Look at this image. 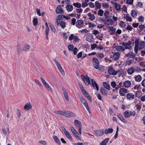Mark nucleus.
Masks as SVG:
<instances>
[{"instance_id":"nucleus-44","label":"nucleus","mask_w":145,"mask_h":145,"mask_svg":"<svg viewBox=\"0 0 145 145\" xmlns=\"http://www.w3.org/2000/svg\"><path fill=\"white\" fill-rule=\"evenodd\" d=\"M95 7L98 9H100L101 7V4L98 1H96L95 2Z\"/></svg>"},{"instance_id":"nucleus-43","label":"nucleus","mask_w":145,"mask_h":145,"mask_svg":"<svg viewBox=\"0 0 145 145\" xmlns=\"http://www.w3.org/2000/svg\"><path fill=\"white\" fill-rule=\"evenodd\" d=\"M30 48V46L29 45L26 44L23 46V50L24 51H27L29 50Z\"/></svg>"},{"instance_id":"nucleus-21","label":"nucleus","mask_w":145,"mask_h":145,"mask_svg":"<svg viewBox=\"0 0 145 145\" xmlns=\"http://www.w3.org/2000/svg\"><path fill=\"white\" fill-rule=\"evenodd\" d=\"M74 124L76 128H82V124L80 121L75 120L74 121Z\"/></svg>"},{"instance_id":"nucleus-26","label":"nucleus","mask_w":145,"mask_h":145,"mask_svg":"<svg viewBox=\"0 0 145 145\" xmlns=\"http://www.w3.org/2000/svg\"><path fill=\"white\" fill-rule=\"evenodd\" d=\"M131 84V82L129 80H127L124 82L123 85L126 88L129 87Z\"/></svg>"},{"instance_id":"nucleus-3","label":"nucleus","mask_w":145,"mask_h":145,"mask_svg":"<svg viewBox=\"0 0 145 145\" xmlns=\"http://www.w3.org/2000/svg\"><path fill=\"white\" fill-rule=\"evenodd\" d=\"M41 81L45 87L49 92L52 93L53 92V89L47 83L45 80L42 77L40 78Z\"/></svg>"},{"instance_id":"nucleus-39","label":"nucleus","mask_w":145,"mask_h":145,"mask_svg":"<svg viewBox=\"0 0 145 145\" xmlns=\"http://www.w3.org/2000/svg\"><path fill=\"white\" fill-rule=\"evenodd\" d=\"M109 138H106L103 140L101 143L100 145H106L109 140Z\"/></svg>"},{"instance_id":"nucleus-9","label":"nucleus","mask_w":145,"mask_h":145,"mask_svg":"<svg viewBox=\"0 0 145 145\" xmlns=\"http://www.w3.org/2000/svg\"><path fill=\"white\" fill-rule=\"evenodd\" d=\"M62 129L64 131L67 137L69 139L72 140V137L68 131L64 127H62Z\"/></svg>"},{"instance_id":"nucleus-24","label":"nucleus","mask_w":145,"mask_h":145,"mask_svg":"<svg viewBox=\"0 0 145 145\" xmlns=\"http://www.w3.org/2000/svg\"><path fill=\"white\" fill-rule=\"evenodd\" d=\"M115 48L118 51H124L125 50V48L123 46H116Z\"/></svg>"},{"instance_id":"nucleus-2","label":"nucleus","mask_w":145,"mask_h":145,"mask_svg":"<svg viewBox=\"0 0 145 145\" xmlns=\"http://www.w3.org/2000/svg\"><path fill=\"white\" fill-rule=\"evenodd\" d=\"M62 115L67 117H73L75 116V115L74 113L68 110H62Z\"/></svg>"},{"instance_id":"nucleus-13","label":"nucleus","mask_w":145,"mask_h":145,"mask_svg":"<svg viewBox=\"0 0 145 145\" xmlns=\"http://www.w3.org/2000/svg\"><path fill=\"white\" fill-rule=\"evenodd\" d=\"M95 132V135L97 136H101L104 134L103 129L96 130Z\"/></svg>"},{"instance_id":"nucleus-33","label":"nucleus","mask_w":145,"mask_h":145,"mask_svg":"<svg viewBox=\"0 0 145 145\" xmlns=\"http://www.w3.org/2000/svg\"><path fill=\"white\" fill-rule=\"evenodd\" d=\"M123 115L125 118H129L130 117V111L128 110H126L124 112Z\"/></svg>"},{"instance_id":"nucleus-19","label":"nucleus","mask_w":145,"mask_h":145,"mask_svg":"<svg viewBox=\"0 0 145 145\" xmlns=\"http://www.w3.org/2000/svg\"><path fill=\"white\" fill-rule=\"evenodd\" d=\"M56 12L58 14H61L64 12L63 10L60 5H59L57 7Z\"/></svg>"},{"instance_id":"nucleus-18","label":"nucleus","mask_w":145,"mask_h":145,"mask_svg":"<svg viewBox=\"0 0 145 145\" xmlns=\"http://www.w3.org/2000/svg\"><path fill=\"white\" fill-rule=\"evenodd\" d=\"M109 30L108 32L110 35H112L115 33L116 32V29L113 26H109L108 27Z\"/></svg>"},{"instance_id":"nucleus-45","label":"nucleus","mask_w":145,"mask_h":145,"mask_svg":"<svg viewBox=\"0 0 145 145\" xmlns=\"http://www.w3.org/2000/svg\"><path fill=\"white\" fill-rule=\"evenodd\" d=\"M63 93L65 99L67 101H68L69 100V98L67 92L65 90L64 91Z\"/></svg>"},{"instance_id":"nucleus-12","label":"nucleus","mask_w":145,"mask_h":145,"mask_svg":"<svg viewBox=\"0 0 145 145\" xmlns=\"http://www.w3.org/2000/svg\"><path fill=\"white\" fill-rule=\"evenodd\" d=\"M76 26L79 28L83 27L84 25V23L82 20H79L76 22Z\"/></svg>"},{"instance_id":"nucleus-58","label":"nucleus","mask_w":145,"mask_h":145,"mask_svg":"<svg viewBox=\"0 0 145 145\" xmlns=\"http://www.w3.org/2000/svg\"><path fill=\"white\" fill-rule=\"evenodd\" d=\"M111 85L113 88H116V83L114 81H112L111 82Z\"/></svg>"},{"instance_id":"nucleus-1","label":"nucleus","mask_w":145,"mask_h":145,"mask_svg":"<svg viewBox=\"0 0 145 145\" xmlns=\"http://www.w3.org/2000/svg\"><path fill=\"white\" fill-rule=\"evenodd\" d=\"M135 46L134 50L135 52L137 54L138 49L141 50L145 47V42L140 41L139 42L138 39L135 40Z\"/></svg>"},{"instance_id":"nucleus-34","label":"nucleus","mask_w":145,"mask_h":145,"mask_svg":"<svg viewBox=\"0 0 145 145\" xmlns=\"http://www.w3.org/2000/svg\"><path fill=\"white\" fill-rule=\"evenodd\" d=\"M66 8L68 11L71 12L72 10L73 7L71 5L67 4L66 6Z\"/></svg>"},{"instance_id":"nucleus-29","label":"nucleus","mask_w":145,"mask_h":145,"mask_svg":"<svg viewBox=\"0 0 145 145\" xmlns=\"http://www.w3.org/2000/svg\"><path fill=\"white\" fill-rule=\"evenodd\" d=\"M88 16L89 17V19L93 21L95 19V17L93 14L89 13L88 14Z\"/></svg>"},{"instance_id":"nucleus-7","label":"nucleus","mask_w":145,"mask_h":145,"mask_svg":"<svg viewBox=\"0 0 145 145\" xmlns=\"http://www.w3.org/2000/svg\"><path fill=\"white\" fill-rule=\"evenodd\" d=\"M81 77L87 85H89L91 84L90 81L89 77L87 76L86 77L83 75H81Z\"/></svg>"},{"instance_id":"nucleus-23","label":"nucleus","mask_w":145,"mask_h":145,"mask_svg":"<svg viewBox=\"0 0 145 145\" xmlns=\"http://www.w3.org/2000/svg\"><path fill=\"white\" fill-rule=\"evenodd\" d=\"M63 20L62 16L59 15L56 18V22L57 25L59 26V23L62 21Z\"/></svg>"},{"instance_id":"nucleus-5","label":"nucleus","mask_w":145,"mask_h":145,"mask_svg":"<svg viewBox=\"0 0 145 145\" xmlns=\"http://www.w3.org/2000/svg\"><path fill=\"white\" fill-rule=\"evenodd\" d=\"M92 62L93 67L96 69L99 68V63L98 59L96 57L92 58Z\"/></svg>"},{"instance_id":"nucleus-51","label":"nucleus","mask_w":145,"mask_h":145,"mask_svg":"<svg viewBox=\"0 0 145 145\" xmlns=\"http://www.w3.org/2000/svg\"><path fill=\"white\" fill-rule=\"evenodd\" d=\"M104 13V11L101 9H99L98 12V15L100 16H102Z\"/></svg>"},{"instance_id":"nucleus-28","label":"nucleus","mask_w":145,"mask_h":145,"mask_svg":"<svg viewBox=\"0 0 145 145\" xmlns=\"http://www.w3.org/2000/svg\"><path fill=\"white\" fill-rule=\"evenodd\" d=\"M100 92L103 95H106L108 93V91L105 88L103 87L101 88L100 89Z\"/></svg>"},{"instance_id":"nucleus-59","label":"nucleus","mask_w":145,"mask_h":145,"mask_svg":"<svg viewBox=\"0 0 145 145\" xmlns=\"http://www.w3.org/2000/svg\"><path fill=\"white\" fill-rule=\"evenodd\" d=\"M74 46L72 45H70L68 46V48L70 51H72L73 49Z\"/></svg>"},{"instance_id":"nucleus-62","label":"nucleus","mask_w":145,"mask_h":145,"mask_svg":"<svg viewBox=\"0 0 145 145\" xmlns=\"http://www.w3.org/2000/svg\"><path fill=\"white\" fill-rule=\"evenodd\" d=\"M35 82L36 83V84L38 85V86H42L41 84L40 83V82L37 80V79H35Z\"/></svg>"},{"instance_id":"nucleus-15","label":"nucleus","mask_w":145,"mask_h":145,"mask_svg":"<svg viewBox=\"0 0 145 145\" xmlns=\"http://www.w3.org/2000/svg\"><path fill=\"white\" fill-rule=\"evenodd\" d=\"M91 81L92 83V86L95 89H95L97 91H98L99 90V87L97 83H96L95 81H94L93 79H91Z\"/></svg>"},{"instance_id":"nucleus-49","label":"nucleus","mask_w":145,"mask_h":145,"mask_svg":"<svg viewBox=\"0 0 145 145\" xmlns=\"http://www.w3.org/2000/svg\"><path fill=\"white\" fill-rule=\"evenodd\" d=\"M73 5L76 7L78 8H80L81 6V4L78 3H74Z\"/></svg>"},{"instance_id":"nucleus-53","label":"nucleus","mask_w":145,"mask_h":145,"mask_svg":"<svg viewBox=\"0 0 145 145\" xmlns=\"http://www.w3.org/2000/svg\"><path fill=\"white\" fill-rule=\"evenodd\" d=\"M144 18L142 16H140L138 18V21L139 22H143L144 21Z\"/></svg>"},{"instance_id":"nucleus-16","label":"nucleus","mask_w":145,"mask_h":145,"mask_svg":"<svg viewBox=\"0 0 145 145\" xmlns=\"http://www.w3.org/2000/svg\"><path fill=\"white\" fill-rule=\"evenodd\" d=\"M45 34H46V39L47 40L48 39V35L49 32L50 30L49 29V28L48 26V24L47 22H46L45 23Z\"/></svg>"},{"instance_id":"nucleus-4","label":"nucleus","mask_w":145,"mask_h":145,"mask_svg":"<svg viewBox=\"0 0 145 145\" xmlns=\"http://www.w3.org/2000/svg\"><path fill=\"white\" fill-rule=\"evenodd\" d=\"M78 97L81 102L84 105L89 113L90 114L91 113V111L87 102L80 95H79Z\"/></svg>"},{"instance_id":"nucleus-14","label":"nucleus","mask_w":145,"mask_h":145,"mask_svg":"<svg viewBox=\"0 0 145 145\" xmlns=\"http://www.w3.org/2000/svg\"><path fill=\"white\" fill-rule=\"evenodd\" d=\"M32 108V106L31 103L29 102L27 103L24 106V109L25 110H28L31 109Z\"/></svg>"},{"instance_id":"nucleus-47","label":"nucleus","mask_w":145,"mask_h":145,"mask_svg":"<svg viewBox=\"0 0 145 145\" xmlns=\"http://www.w3.org/2000/svg\"><path fill=\"white\" fill-rule=\"evenodd\" d=\"M142 104L140 103H139L135 105V107L138 110H140L141 108Z\"/></svg>"},{"instance_id":"nucleus-48","label":"nucleus","mask_w":145,"mask_h":145,"mask_svg":"<svg viewBox=\"0 0 145 145\" xmlns=\"http://www.w3.org/2000/svg\"><path fill=\"white\" fill-rule=\"evenodd\" d=\"M17 115L19 118H20L21 116V110H19L18 109L17 110Z\"/></svg>"},{"instance_id":"nucleus-32","label":"nucleus","mask_w":145,"mask_h":145,"mask_svg":"<svg viewBox=\"0 0 145 145\" xmlns=\"http://www.w3.org/2000/svg\"><path fill=\"white\" fill-rule=\"evenodd\" d=\"M114 6L117 10L119 11L121 10V6L119 4H118L117 3L115 2Z\"/></svg>"},{"instance_id":"nucleus-63","label":"nucleus","mask_w":145,"mask_h":145,"mask_svg":"<svg viewBox=\"0 0 145 145\" xmlns=\"http://www.w3.org/2000/svg\"><path fill=\"white\" fill-rule=\"evenodd\" d=\"M39 143L42 145H46V142L44 140H40L39 141Z\"/></svg>"},{"instance_id":"nucleus-35","label":"nucleus","mask_w":145,"mask_h":145,"mask_svg":"<svg viewBox=\"0 0 145 145\" xmlns=\"http://www.w3.org/2000/svg\"><path fill=\"white\" fill-rule=\"evenodd\" d=\"M131 15L132 17H136L137 16V12L135 10H133L131 11Z\"/></svg>"},{"instance_id":"nucleus-22","label":"nucleus","mask_w":145,"mask_h":145,"mask_svg":"<svg viewBox=\"0 0 145 145\" xmlns=\"http://www.w3.org/2000/svg\"><path fill=\"white\" fill-rule=\"evenodd\" d=\"M86 39L88 41L91 42L93 40V36L92 35L89 34L86 36Z\"/></svg>"},{"instance_id":"nucleus-27","label":"nucleus","mask_w":145,"mask_h":145,"mask_svg":"<svg viewBox=\"0 0 145 145\" xmlns=\"http://www.w3.org/2000/svg\"><path fill=\"white\" fill-rule=\"evenodd\" d=\"M125 56L129 58H132L133 59H134L135 55L133 52H131L126 54Z\"/></svg>"},{"instance_id":"nucleus-50","label":"nucleus","mask_w":145,"mask_h":145,"mask_svg":"<svg viewBox=\"0 0 145 145\" xmlns=\"http://www.w3.org/2000/svg\"><path fill=\"white\" fill-rule=\"evenodd\" d=\"M33 24L34 26H36L38 24V20L36 18H35L33 19Z\"/></svg>"},{"instance_id":"nucleus-61","label":"nucleus","mask_w":145,"mask_h":145,"mask_svg":"<svg viewBox=\"0 0 145 145\" xmlns=\"http://www.w3.org/2000/svg\"><path fill=\"white\" fill-rule=\"evenodd\" d=\"M62 111H58V110H55L54 111V113L57 114H59L62 115Z\"/></svg>"},{"instance_id":"nucleus-31","label":"nucleus","mask_w":145,"mask_h":145,"mask_svg":"<svg viewBox=\"0 0 145 145\" xmlns=\"http://www.w3.org/2000/svg\"><path fill=\"white\" fill-rule=\"evenodd\" d=\"M135 79L136 82H139L141 80L142 77L140 75H138L135 77Z\"/></svg>"},{"instance_id":"nucleus-11","label":"nucleus","mask_w":145,"mask_h":145,"mask_svg":"<svg viewBox=\"0 0 145 145\" xmlns=\"http://www.w3.org/2000/svg\"><path fill=\"white\" fill-rule=\"evenodd\" d=\"M126 98L129 100L132 101L134 99L135 95L132 93H129L126 95Z\"/></svg>"},{"instance_id":"nucleus-40","label":"nucleus","mask_w":145,"mask_h":145,"mask_svg":"<svg viewBox=\"0 0 145 145\" xmlns=\"http://www.w3.org/2000/svg\"><path fill=\"white\" fill-rule=\"evenodd\" d=\"M113 130L112 128L106 129L105 130V133L108 134L110 133H112L113 132Z\"/></svg>"},{"instance_id":"nucleus-17","label":"nucleus","mask_w":145,"mask_h":145,"mask_svg":"<svg viewBox=\"0 0 145 145\" xmlns=\"http://www.w3.org/2000/svg\"><path fill=\"white\" fill-rule=\"evenodd\" d=\"M120 56V54L118 52H115L112 56L113 59L115 61H118Z\"/></svg>"},{"instance_id":"nucleus-8","label":"nucleus","mask_w":145,"mask_h":145,"mask_svg":"<svg viewBox=\"0 0 145 145\" xmlns=\"http://www.w3.org/2000/svg\"><path fill=\"white\" fill-rule=\"evenodd\" d=\"M70 129L73 134L76 138L80 140H81V138L78 135L77 132L72 127H70Z\"/></svg>"},{"instance_id":"nucleus-60","label":"nucleus","mask_w":145,"mask_h":145,"mask_svg":"<svg viewBox=\"0 0 145 145\" xmlns=\"http://www.w3.org/2000/svg\"><path fill=\"white\" fill-rule=\"evenodd\" d=\"M92 32V33L95 35H96L99 33V32L98 30H93Z\"/></svg>"},{"instance_id":"nucleus-46","label":"nucleus","mask_w":145,"mask_h":145,"mask_svg":"<svg viewBox=\"0 0 145 145\" xmlns=\"http://www.w3.org/2000/svg\"><path fill=\"white\" fill-rule=\"evenodd\" d=\"M59 26H61L63 29H64L66 27V25L65 22L63 21H61V22L59 23Z\"/></svg>"},{"instance_id":"nucleus-56","label":"nucleus","mask_w":145,"mask_h":145,"mask_svg":"<svg viewBox=\"0 0 145 145\" xmlns=\"http://www.w3.org/2000/svg\"><path fill=\"white\" fill-rule=\"evenodd\" d=\"M105 61L106 63H111L112 62V60L109 58H108L107 57H105Z\"/></svg>"},{"instance_id":"nucleus-57","label":"nucleus","mask_w":145,"mask_h":145,"mask_svg":"<svg viewBox=\"0 0 145 145\" xmlns=\"http://www.w3.org/2000/svg\"><path fill=\"white\" fill-rule=\"evenodd\" d=\"M130 116H132L133 117H134L136 115V113L135 111H130Z\"/></svg>"},{"instance_id":"nucleus-30","label":"nucleus","mask_w":145,"mask_h":145,"mask_svg":"<svg viewBox=\"0 0 145 145\" xmlns=\"http://www.w3.org/2000/svg\"><path fill=\"white\" fill-rule=\"evenodd\" d=\"M122 46H124V48L125 49H128L129 50L131 49L132 48L131 46H129L127 43H125L124 42H123L122 43Z\"/></svg>"},{"instance_id":"nucleus-6","label":"nucleus","mask_w":145,"mask_h":145,"mask_svg":"<svg viewBox=\"0 0 145 145\" xmlns=\"http://www.w3.org/2000/svg\"><path fill=\"white\" fill-rule=\"evenodd\" d=\"M108 72L109 74L113 75L117 74L118 72V71L114 70L113 68L111 66H110L108 68Z\"/></svg>"},{"instance_id":"nucleus-20","label":"nucleus","mask_w":145,"mask_h":145,"mask_svg":"<svg viewBox=\"0 0 145 145\" xmlns=\"http://www.w3.org/2000/svg\"><path fill=\"white\" fill-rule=\"evenodd\" d=\"M135 71V69L134 67H131L127 69V72L129 74L131 75Z\"/></svg>"},{"instance_id":"nucleus-55","label":"nucleus","mask_w":145,"mask_h":145,"mask_svg":"<svg viewBox=\"0 0 145 145\" xmlns=\"http://www.w3.org/2000/svg\"><path fill=\"white\" fill-rule=\"evenodd\" d=\"M102 7L105 8H107L109 7V5L107 3H102Z\"/></svg>"},{"instance_id":"nucleus-37","label":"nucleus","mask_w":145,"mask_h":145,"mask_svg":"<svg viewBox=\"0 0 145 145\" xmlns=\"http://www.w3.org/2000/svg\"><path fill=\"white\" fill-rule=\"evenodd\" d=\"M134 62V60L133 59H130L127 61L125 62V65H130L132 63Z\"/></svg>"},{"instance_id":"nucleus-25","label":"nucleus","mask_w":145,"mask_h":145,"mask_svg":"<svg viewBox=\"0 0 145 145\" xmlns=\"http://www.w3.org/2000/svg\"><path fill=\"white\" fill-rule=\"evenodd\" d=\"M117 116L118 118L121 121L125 123H127V121L123 117L122 114H118Z\"/></svg>"},{"instance_id":"nucleus-36","label":"nucleus","mask_w":145,"mask_h":145,"mask_svg":"<svg viewBox=\"0 0 145 145\" xmlns=\"http://www.w3.org/2000/svg\"><path fill=\"white\" fill-rule=\"evenodd\" d=\"M103 84L105 88L109 90L110 89V86L106 82H103Z\"/></svg>"},{"instance_id":"nucleus-38","label":"nucleus","mask_w":145,"mask_h":145,"mask_svg":"<svg viewBox=\"0 0 145 145\" xmlns=\"http://www.w3.org/2000/svg\"><path fill=\"white\" fill-rule=\"evenodd\" d=\"M53 137L55 142L57 143L60 145L61 144L58 138L55 135L53 136Z\"/></svg>"},{"instance_id":"nucleus-54","label":"nucleus","mask_w":145,"mask_h":145,"mask_svg":"<svg viewBox=\"0 0 145 145\" xmlns=\"http://www.w3.org/2000/svg\"><path fill=\"white\" fill-rule=\"evenodd\" d=\"M119 25L120 26L122 27H125L126 25L125 22H124L123 21H121L120 22Z\"/></svg>"},{"instance_id":"nucleus-10","label":"nucleus","mask_w":145,"mask_h":145,"mask_svg":"<svg viewBox=\"0 0 145 145\" xmlns=\"http://www.w3.org/2000/svg\"><path fill=\"white\" fill-rule=\"evenodd\" d=\"M127 89L124 88H121L120 89L119 93L121 96H124L127 93Z\"/></svg>"},{"instance_id":"nucleus-42","label":"nucleus","mask_w":145,"mask_h":145,"mask_svg":"<svg viewBox=\"0 0 145 145\" xmlns=\"http://www.w3.org/2000/svg\"><path fill=\"white\" fill-rule=\"evenodd\" d=\"M142 94V93L141 91H138L135 93V96L138 98H140L141 97Z\"/></svg>"},{"instance_id":"nucleus-64","label":"nucleus","mask_w":145,"mask_h":145,"mask_svg":"<svg viewBox=\"0 0 145 145\" xmlns=\"http://www.w3.org/2000/svg\"><path fill=\"white\" fill-rule=\"evenodd\" d=\"M97 57L100 58H102L104 57V55L103 53H99L98 54Z\"/></svg>"},{"instance_id":"nucleus-41","label":"nucleus","mask_w":145,"mask_h":145,"mask_svg":"<svg viewBox=\"0 0 145 145\" xmlns=\"http://www.w3.org/2000/svg\"><path fill=\"white\" fill-rule=\"evenodd\" d=\"M83 93H84V95H85V96L86 97H87L89 101H91L90 96L89 95V93L88 92H87L86 91H85Z\"/></svg>"},{"instance_id":"nucleus-52","label":"nucleus","mask_w":145,"mask_h":145,"mask_svg":"<svg viewBox=\"0 0 145 145\" xmlns=\"http://www.w3.org/2000/svg\"><path fill=\"white\" fill-rule=\"evenodd\" d=\"M125 18L127 21V22H131L132 21V19L131 17L128 16L127 15L125 17Z\"/></svg>"}]
</instances>
